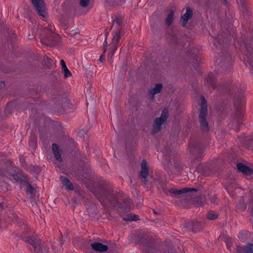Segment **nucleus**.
<instances>
[{"mask_svg": "<svg viewBox=\"0 0 253 253\" xmlns=\"http://www.w3.org/2000/svg\"><path fill=\"white\" fill-rule=\"evenodd\" d=\"M51 247H52V251L53 252H57L58 251L54 248V246L53 245H52L51 246Z\"/></svg>", "mask_w": 253, "mask_h": 253, "instance_id": "a19ab883", "label": "nucleus"}, {"mask_svg": "<svg viewBox=\"0 0 253 253\" xmlns=\"http://www.w3.org/2000/svg\"><path fill=\"white\" fill-rule=\"evenodd\" d=\"M63 71L64 73V76L65 78L70 77L72 76L71 72L67 68L63 69Z\"/></svg>", "mask_w": 253, "mask_h": 253, "instance_id": "c85d7f7f", "label": "nucleus"}, {"mask_svg": "<svg viewBox=\"0 0 253 253\" xmlns=\"http://www.w3.org/2000/svg\"><path fill=\"white\" fill-rule=\"evenodd\" d=\"M124 206L122 207L125 211L130 210V205L132 203V200L130 198L126 199L124 201Z\"/></svg>", "mask_w": 253, "mask_h": 253, "instance_id": "5701e85b", "label": "nucleus"}, {"mask_svg": "<svg viewBox=\"0 0 253 253\" xmlns=\"http://www.w3.org/2000/svg\"><path fill=\"white\" fill-rule=\"evenodd\" d=\"M60 244H61V245H63V242H62V241H61Z\"/></svg>", "mask_w": 253, "mask_h": 253, "instance_id": "c03bdc74", "label": "nucleus"}, {"mask_svg": "<svg viewBox=\"0 0 253 253\" xmlns=\"http://www.w3.org/2000/svg\"><path fill=\"white\" fill-rule=\"evenodd\" d=\"M60 22L62 26H63L65 29L67 28V22L66 19H63L62 17H61L60 18Z\"/></svg>", "mask_w": 253, "mask_h": 253, "instance_id": "7c9ffc66", "label": "nucleus"}, {"mask_svg": "<svg viewBox=\"0 0 253 253\" xmlns=\"http://www.w3.org/2000/svg\"><path fill=\"white\" fill-rule=\"evenodd\" d=\"M168 116V110L164 109L161 117L155 119L153 124V133H156L161 130L162 125L167 120Z\"/></svg>", "mask_w": 253, "mask_h": 253, "instance_id": "39448f33", "label": "nucleus"}, {"mask_svg": "<svg viewBox=\"0 0 253 253\" xmlns=\"http://www.w3.org/2000/svg\"><path fill=\"white\" fill-rule=\"evenodd\" d=\"M107 247L108 251L110 252H114L116 251H118V249H119V246L115 243H112L110 241H107Z\"/></svg>", "mask_w": 253, "mask_h": 253, "instance_id": "6ab92c4d", "label": "nucleus"}, {"mask_svg": "<svg viewBox=\"0 0 253 253\" xmlns=\"http://www.w3.org/2000/svg\"><path fill=\"white\" fill-rule=\"evenodd\" d=\"M210 200L211 201V203L212 204H216L217 203L216 197L214 195L211 196V197L210 198Z\"/></svg>", "mask_w": 253, "mask_h": 253, "instance_id": "f704fd0d", "label": "nucleus"}, {"mask_svg": "<svg viewBox=\"0 0 253 253\" xmlns=\"http://www.w3.org/2000/svg\"><path fill=\"white\" fill-rule=\"evenodd\" d=\"M24 241L31 244L34 249L35 252L38 253L46 251V247L44 246V243H42L41 239L37 236L27 237Z\"/></svg>", "mask_w": 253, "mask_h": 253, "instance_id": "7ed1b4c3", "label": "nucleus"}, {"mask_svg": "<svg viewBox=\"0 0 253 253\" xmlns=\"http://www.w3.org/2000/svg\"><path fill=\"white\" fill-rule=\"evenodd\" d=\"M237 168L239 171L243 172L244 174L250 175L253 173V170L243 163H238Z\"/></svg>", "mask_w": 253, "mask_h": 253, "instance_id": "9d476101", "label": "nucleus"}, {"mask_svg": "<svg viewBox=\"0 0 253 253\" xmlns=\"http://www.w3.org/2000/svg\"><path fill=\"white\" fill-rule=\"evenodd\" d=\"M0 206H1V208H2V207H3V206L2 205V203H1Z\"/></svg>", "mask_w": 253, "mask_h": 253, "instance_id": "a18cd8bd", "label": "nucleus"}, {"mask_svg": "<svg viewBox=\"0 0 253 253\" xmlns=\"http://www.w3.org/2000/svg\"><path fill=\"white\" fill-rule=\"evenodd\" d=\"M197 201V206H203L204 202L205 201V199L202 197L198 198L196 199Z\"/></svg>", "mask_w": 253, "mask_h": 253, "instance_id": "2f4dec72", "label": "nucleus"}, {"mask_svg": "<svg viewBox=\"0 0 253 253\" xmlns=\"http://www.w3.org/2000/svg\"><path fill=\"white\" fill-rule=\"evenodd\" d=\"M90 0H80V4L83 7H87L89 4Z\"/></svg>", "mask_w": 253, "mask_h": 253, "instance_id": "cd10ccee", "label": "nucleus"}, {"mask_svg": "<svg viewBox=\"0 0 253 253\" xmlns=\"http://www.w3.org/2000/svg\"><path fill=\"white\" fill-rule=\"evenodd\" d=\"M158 187L159 188V189H162V190H163V191L164 192V193H166L167 192V189H166V188L165 187V186L163 184H162L161 183H160V182H159V185H158Z\"/></svg>", "mask_w": 253, "mask_h": 253, "instance_id": "e433bc0d", "label": "nucleus"}, {"mask_svg": "<svg viewBox=\"0 0 253 253\" xmlns=\"http://www.w3.org/2000/svg\"><path fill=\"white\" fill-rule=\"evenodd\" d=\"M30 0L38 15L44 19H46L48 15L44 0Z\"/></svg>", "mask_w": 253, "mask_h": 253, "instance_id": "20e7f679", "label": "nucleus"}, {"mask_svg": "<svg viewBox=\"0 0 253 253\" xmlns=\"http://www.w3.org/2000/svg\"><path fill=\"white\" fill-rule=\"evenodd\" d=\"M52 150L55 159L57 161L61 162L62 161L61 157V150L60 149L59 146L55 143L52 144Z\"/></svg>", "mask_w": 253, "mask_h": 253, "instance_id": "4468645a", "label": "nucleus"}, {"mask_svg": "<svg viewBox=\"0 0 253 253\" xmlns=\"http://www.w3.org/2000/svg\"><path fill=\"white\" fill-rule=\"evenodd\" d=\"M207 111L208 110L206 100L204 96H202L201 105L199 115V118L202 129L203 131H208L209 130L208 123L206 120Z\"/></svg>", "mask_w": 253, "mask_h": 253, "instance_id": "f03ea898", "label": "nucleus"}, {"mask_svg": "<svg viewBox=\"0 0 253 253\" xmlns=\"http://www.w3.org/2000/svg\"><path fill=\"white\" fill-rule=\"evenodd\" d=\"M149 174V170L147 167V163L145 160H143L141 164V170L139 172V177L143 183L146 185L147 183V177Z\"/></svg>", "mask_w": 253, "mask_h": 253, "instance_id": "6e6552de", "label": "nucleus"}, {"mask_svg": "<svg viewBox=\"0 0 253 253\" xmlns=\"http://www.w3.org/2000/svg\"><path fill=\"white\" fill-rule=\"evenodd\" d=\"M213 77V75L212 74H209L207 79V82L211 84V85L212 86L213 88H215V83L214 81L212 79Z\"/></svg>", "mask_w": 253, "mask_h": 253, "instance_id": "a878e982", "label": "nucleus"}, {"mask_svg": "<svg viewBox=\"0 0 253 253\" xmlns=\"http://www.w3.org/2000/svg\"><path fill=\"white\" fill-rule=\"evenodd\" d=\"M223 1H224V3H226V2H227V0H223Z\"/></svg>", "mask_w": 253, "mask_h": 253, "instance_id": "79ce46f5", "label": "nucleus"}, {"mask_svg": "<svg viewBox=\"0 0 253 253\" xmlns=\"http://www.w3.org/2000/svg\"><path fill=\"white\" fill-rule=\"evenodd\" d=\"M249 208L250 209V212H251V215L253 217V202L251 203Z\"/></svg>", "mask_w": 253, "mask_h": 253, "instance_id": "58836bf2", "label": "nucleus"}, {"mask_svg": "<svg viewBox=\"0 0 253 253\" xmlns=\"http://www.w3.org/2000/svg\"><path fill=\"white\" fill-rule=\"evenodd\" d=\"M252 222H253V220H252Z\"/></svg>", "mask_w": 253, "mask_h": 253, "instance_id": "49530a36", "label": "nucleus"}, {"mask_svg": "<svg viewBox=\"0 0 253 253\" xmlns=\"http://www.w3.org/2000/svg\"><path fill=\"white\" fill-rule=\"evenodd\" d=\"M125 221H137L139 220L138 215L135 214H128L126 215V217L123 218Z\"/></svg>", "mask_w": 253, "mask_h": 253, "instance_id": "4be33fe9", "label": "nucleus"}, {"mask_svg": "<svg viewBox=\"0 0 253 253\" xmlns=\"http://www.w3.org/2000/svg\"><path fill=\"white\" fill-rule=\"evenodd\" d=\"M104 55H105V54H104V52L103 53V54H102L100 56V57H99V60L100 61V62H103V61L104 60Z\"/></svg>", "mask_w": 253, "mask_h": 253, "instance_id": "ea45409f", "label": "nucleus"}, {"mask_svg": "<svg viewBox=\"0 0 253 253\" xmlns=\"http://www.w3.org/2000/svg\"><path fill=\"white\" fill-rule=\"evenodd\" d=\"M112 5H122L125 3V0H112Z\"/></svg>", "mask_w": 253, "mask_h": 253, "instance_id": "c756f323", "label": "nucleus"}, {"mask_svg": "<svg viewBox=\"0 0 253 253\" xmlns=\"http://www.w3.org/2000/svg\"><path fill=\"white\" fill-rule=\"evenodd\" d=\"M26 193L27 194H29L31 196V197L34 198L35 193L36 192V188L32 186L30 183L27 184Z\"/></svg>", "mask_w": 253, "mask_h": 253, "instance_id": "aec40b11", "label": "nucleus"}, {"mask_svg": "<svg viewBox=\"0 0 253 253\" xmlns=\"http://www.w3.org/2000/svg\"><path fill=\"white\" fill-rule=\"evenodd\" d=\"M43 32L44 35L52 34L54 32V28L51 24H48L47 26L44 28Z\"/></svg>", "mask_w": 253, "mask_h": 253, "instance_id": "b1692460", "label": "nucleus"}, {"mask_svg": "<svg viewBox=\"0 0 253 253\" xmlns=\"http://www.w3.org/2000/svg\"><path fill=\"white\" fill-rule=\"evenodd\" d=\"M193 11L189 7L186 8V13L181 16V24L183 27H185L188 21L192 17Z\"/></svg>", "mask_w": 253, "mask_h": 253, "instance_id": "9b49d317", "label": "nucleus"}, {"mask_svg": "<svg viewBox=\"0 0 253 253\" xmlns=\"http://www.w3.org/2000/svg\"><path fill=\"white\" fill-rule=\"evenodd\" d=\"M123 20L120 17H117L115 20H113V26L115 24L117 25V31L113 32V38L112 41L110 44V47L108 51V55L111 59L114 53L118 48V45L121 38V27L122 25Z\"/></svg>", "mask_w": 253, "mask_h": 253, "instance_id": "f257e3e1", "label": "nucleus"}, {"mask_svg": "<svg viewBox=\"0 0 253 253\" xmlns=\"http://www.w3.org/2000/svg\"><path fill=\"white\" fill-rule=\"evenodd\" d=\"M191 191H197V190L194 188H184L181 189H175L171 188L169 190V192L174 195H181L184 193H187Z\"/></svg>", "mask_w": 253, "mask_h": 253, "instance_id": "f8f14e48", "label": "nucleus"}, {"mask_svg": "<svg viewBox=\"0 0 253 253\" xmlns=\"http://www.w3.org/2000/svg\"><path fill=\"white\" fill-rule=\"evenodd\" d=\"M60 180H61L63 185L65 186L67 189L71 190H73L74 189L73 184L65 176H60Z\"/></svg>", "mask_w": 253, "mask_h": 253, "instance_id": "2eb2a0df", "label": "nucleus"}, {"mask_svg": "<svg viewBox=\"0 0 253 253\" xmlns=\"http://www.w3.org/2000/svg\"><path fill=\"white\" fill-rule=\"evenodd\" d=\"M44 64L45 66L50 68L52 67L53 62V60L50 59L48 57L46 56L44 58Z\"/></svg>", "mask_w": 253, "mask_h": 253, "instance_id": "393cba45", "label": "nucleus"}, {"mask_svg": "<svg viewBox=\"0 0 253 253\" xmlns=\"http://www.w3.org/2000/svg\"><path fill=\"white\" fill-rule=\"evenodd\" d=\"M162 87L163 85L162 84H157L154 88H152L149 90V93L153 97L155 94L161 92Z\"/></svg>", "mask_w": 253, "mask_h": 253, "instance_id": "f3484780", "label": "nucleus"}, {"mask_svg": "<svg viewBox=\"0 0 253 253\" xmlns=\"http://www.w3.org/2000/svg\"><path fill=\"white\" fill-rule=\"evenodd\" d=\"M19 162L21 165V166L23 167H25L26 166V164L25 163V160L24 157L23 156H21L19 158Z\"/></svg>", "mask_w": 253, "mask_h": 253, "instance_id": "473e14b6", "label": "nucleus"}, {"mask_svg": "<svg viewBox=\"0 0 253 253\" xmlns=\"http://www.w3.org/2000/svg\"><path fill=\"white\" fill-rule=\"evenodd\" d=\"M29 144L33 150H35L37 147V137L35 134L32 133L30 135Z\"/></svg>", "mask_w": 253, "mask_h": 253, "instance_id": "a211bd4d", "label": "nucleus"}, {"mask_svg": "<svg viewBox=\"0 0 253 253\" xmlns=\"http://www.w3.org/2000/svg\"><path fill=\"white\" fill-rule=\"evenodd\" d=\"M57 39V35L54 33L43 36L42 42L47 45L52 46L55 43Z\"/></svg>", "mask_w": 253, "mask_h": 253, "instance_id": "1a4fd4ad", "label": "nucleus"}, {"mask_svg": "<svg viewBox=\"0 0 253 253\" xmlns=\"http://www.w3.org/2000/svg\"><path fill=\"white\" fill-rule=\"evenodd\" d=\"M237 253H253V244H249L245 247L237 246Z\"/></svg>", "mask_w": 253, "mask_h": 253, "instance_id": "ddd939ff", "label": "nucleus"}, {"mask_svg": "<svg viewBox=\"0 0 253 253\" xmlns=\"http://www.w3.org/2000/svg\"><path fill=\"white\" fill-rule=\"evenodd\" d=\"M99 241H94L90 244L91 249L95 252L103 253L108 251L107 241L103 239H98Z\"/></svg>", "mask_w": 253, "mask_h": 253, "instance_id": "0eeeda50", "label": "nucleus"}, {"mask_svg": "<svg viewBox=\"0 0 253 253\" xmlns=\"http://www.w3.org/2000/svg\"><path fill=\"white\" fill-rule=\"evenodd\" d=\"M6 164L8 166L7 169L2 170V174L9 179L14 180L15 182H18L21 177L13 170L12 162L10 161H7Z\"/></svg>", "mask_w": 253, "mask_h": 253, "instance_id": "423d86ee", "label": "nucleus"}, {"mask_svg": "<svg viewBox=\"0 0 253 253\" xmlns=\"http://www.w3.org/2000/svg\"><path fill=\"white\" fill-rule=\"evenodd\" d=\"M60 64L62 67V69H65L66 68H67L65 61L63 60H61L60 61Z\"/></svg>", "mask_w": 253, "mask_h": 253, "instance_id": "4c0bfd02", "label": "nucleus"}, {"mask_svg": "<svg viewBox=\"0 0 253 253\" xmlns=\"http://www.w3.org/2000/svg\"><path fill=\"white\" fill-rule=\"evenodd\" d=\"M107 35H106L105 39L104 44H103L104 54H105V53L107 51V49H106V46H107Z\"/></svg>", "mask_w": 253, "mask_h": 253, "instance_id": "c9c22d12", "label": "nucleus"}, {"mask_svg": "<svg viewBox=\"0 0 253 253\" xmlns=\"http://www.w3.org/2000/svg\"><path fill=\"white\" fill-rule=\"evenodd\" d=\"M21 185H25L27 186V184H29V183L26 179H23L22 178H20V181L18 182Z\"/></svg>", "mask_w": 253, "mask_h": 253, "instance_id": "72a5a7b5", "label": "nucleus"}, {"mask_svg": "<svg viewBox=\"0 0 253 253\" xmlns=\"http://www.w3.org/2000/svg\"><path fill=\"white\" fill-rule=\"evenodd\" d=\"M174 12L170 11L165 20V23L168 26H169L172 23L173 20Z\"/></svg>", "mask_w": 253, "mask_h": 253, "instance_id": "412c9836", "label": "nucleus"}, {"mask_svg": "<svg viewBox=\"0 0 253 253\" xmlns=\"http://www.w3.org/2000/svg\"><path fill=\"white\" fill-rule=\"evenodd\" d=\"M110 203H111V204L113 205V201H110Z\"/></svg>", "mask_w": 253, "mask_h": 253, "instance_id": "37998d69", "label": "nucleus"}, {"mask_svg": "<svg viewBox=\"0 0 253 253\" xmlns=\"http://www.w3.org/2000/svg\"><path fill=\"white\" fill-rule=\"evenodd\" d=\"M218 215L213 211H209L207 213V217L210 220H214L217 218Z\"/></svg>", "mask_w": 253, "mask_h": 253, "instance_id": "bb28decb", "label": "nucleus"}, {"mask_svg": "<svg viewBox=\"0 0 253 253\" xmlns=\"http://www.w3.org/2000/svg\"><path fill=\"white\" fill-rule=\"evenodd\" d=\"M219 240H223L226 244L227 248L230 252H231V247L232 245L231 238L227 235H220L219 236Z\"/></svg>", "mask_w": 253, "mask_h": 253, "instance_id": "dca6fc26", "label": "nucleus"}]
</instances>
